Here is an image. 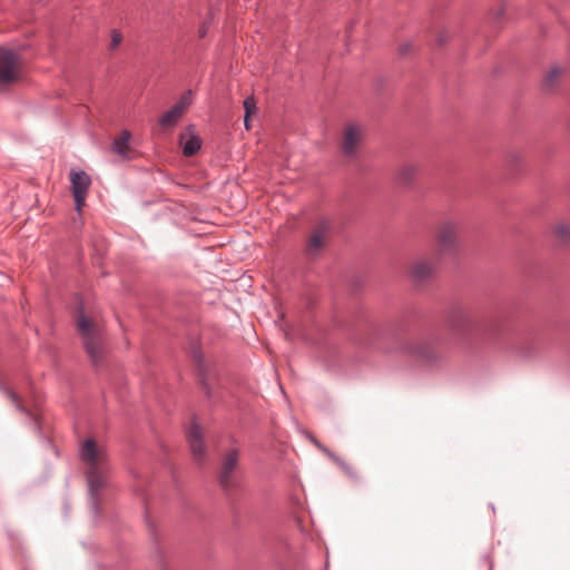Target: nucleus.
Listing matches in <instances>:
<instances>
[{"instance_id": "16", "label": "nucleus", "mask_w": 570, "mask_h": 570, "mask_svg": "<svg viewBox=\"0 0 570 570\" xmlns=\"http://www.w3.org/2000/svg\"><path fill=\"white\" fill-rule=\"evenodd\" d=\"M130 132L128 130L121 131V134L115 139L112 144V151L117 154L121 159H128L131 148L129 145Z\"/></svg>"}, {"instance_id": "17", "label": "nucleus", "mask_w": 570, "mask_h": 570, "mask_svg": "<svg viewBox=\"0 0 570 570\" xmlns=\"http://www.w3.org/2000/svg\"><path fill=\"white\" fill-rule=\"evenodd\" d=\"M552 233L561 245H570V222L559 220L552 225Z\"/></svg>"}, {"instance_id": "15", "label": "nucleus", "mask_w": 570, "mask_h": 570, "mask_svg": "<svg viewBox=\"0 0 570 570\" xmlns=\"http://www.w3.org/2000/svg\"><path fill=\"white\" fill-rule=\"evenodd\" d=\"M313 443L318 448L321 449L322 451H324L332 460L335 464L338 465V468L351 479H354V480H357L358 479V472L357 470L348 462H346L345 460L338 458L337 455H335L334 453L327 451L325 448H323L317 440L315 439H312Z\"/></svg>"}, {"instance_id": "25", "label": "nucleus", "mask_w": 570, "mask_h": 570, "mask_svg": "<svg viewBox=\"0 0 570 570\" xmlns=\"http://www.w3.org/2000/svg\"><path fill=\"white\" fill-rule=\"evenodd\" d=\"M409 49H410V45H405L404 47L401 48L403 53L407 52Z\"/></svg>"}, {"instance_id": "24", "label": "nucleus", "mask_w": 570, "mask_h": 570, "mask_svg": "<svg viewBox=\"0 0 570 570\" xmlns=\"http://www.w3.org/2000/svg\"><path fill=\"white\" fill-rule=\"evenodd\" d=\"M207 33V28L206 26H203L199 30H198V35L200 38H204Z\"/></svg>"}, {"instance_id": "19", "label": "nucleus", "mask_w": 570, "mask_h": 570, "mask_svg": "<svg viewBox=\"0 0 570 570\" xmlns=\"http://www.w3.org/2000/svg\"><path fill=\"white\" fill-rule=\"evenodd\" d=\"M564 70L563 68L559 67V66H553L551 67L544 78H543V85L546 88L548 89H552L553 87L557 86V83L559 82L561 76L563 75Z\"/></svg>"}, {"instance_id": "5", "label": "nucleus", "mask_w": 570, "mask_h": 570, "mask_svg": "<svg viewBox=\"0 0 570 570\" xmlns=\"http://www.w3.org/2000/svg\"><path fill=\"white\" fill-rule=\"evenodd\" d=\"M365 128L358 122H346L342 129L340 148L345 157H355L364 139Z\"/></svg>"}, {"instance_id": "13", "label": "nucleus", "mask_w": 570, "mask_h": 570, "mask_svg": "<svg viewBox=\"0 0 570 570\" xmlns=\"http://www.w3.org/2000/svg\"><path fill=\"white\" fill-rule=\"evenodd\" d=\"M179 142L185 156H194L202 146L199 136L195 132L194 126H188L179 136Z\"/></svg>"}, {"instance_id": "20", "label": "nucleus", "mask_w": 570, "mask_h": 570, "mask_svg": "<svg viewBox=\"0 0 570 570\" xmlns=\"http://www.w3.org/2000/svg\"><path fill=\"white\" fill-rule=\"evenodd\" d=\"M244 109H245L244 125H245L246 129L249 130L250 129L249 119L257 111L256 101H255L254 97L250 96L244 100Z\"/></svg>"}, {"instance_id": "4", "label": "nucleus", "mask_w": 570, "mask_h": 570, "mask_svg": "<svg viewBox=\"0 0 570 570\" xmlns=\"http://www.w3.org/2000/svg\"><path fill=\"white\" fill-rule=\"evenodd\" d=\"M459 232L460 225L454 220L448 219L440 223L435 234L439 257H453L459 253Z\"/></svg>"}, {"instance_id": "2", "label": "nucleus", "mask_w": 570, "mask_h": 570, "mask_svg": "<svg viewBox=\"0 0 570 570\" xmlns=\"http://www.w3.org/2000/svg\"><path fill=\"white\" fill-rule=\"evenodd\" d=\"M77 328L88 356L94 364H98L104 354L100 325L80 309L77 317Z\"/></svg>"}, {"instance_id": "7", "label": "nucleus", "mask_w": 570, "mask_h": 570, "mask_svg": "<svg viewBox=\"0 0 570 570\" xmlns=\"http://www.w3.org/2000/svg\"><path fill=\"white\" fill-rule=\"evenodd\" d=\"M71 191L75 198L76 210L81 213L86 197L91 185L90 176L82 170L70 171Z\"/></svg>"}, {"instance_id": "22", "label": "nucleus", "mask_w": 570, "mask_h": 570, "mask_svg": "<svg viewBox=\"0 0 570 570\" xmlns=\"http://www.w3.org/2000/svg\"><path fill=\"white\" fill-rule=\"evenodd\" d=\"M122 41V35L118 30H111L109 49L116 50Z\"/></svg>"}, {"instance_id": "14", "label": "nucleus", "mask_w": 570, "mask_h": 570, "mask_svg": "<svg viewBox=\"0 0 570 570\" xmlns=\"http://www.w3.org/2000/svg\"><path fill=\"white\" fill-rule=\"evenodd\" d=\"M313 443L318 448L321 449L322 451H324L332 460L335 464L338 465V468L351 479H354V480H357L358 479V472L357 470L348 462H346L345 460L338 458L337 455H335L334 453L327 451L325 448H323L317 440L315 439H312Z\"/></svg>"}, {"instance_id": "18", "label": "nucleus", "mask_w": 570, "mask_h": 570, "mask_svg": "<svg viewBox=\"0 0 570 570\" xmlns=\"http://www.w3.org/2000/svg\"><path fill=\"white\" fill-rule=\"evenodd\" d=\"M419 166L414 163H405L397 169V179L404 184L409 185L413 181L416 173H417Z\"/></svg>"}, {"instance_id": "12", "label": "nucleus", "mask_w": 570, "mask_h": 570, "mask_svg": "<svg viewBox=\"0 0 570 570\" xmlns=\"http://www.w3.org/2000/svg\"><path fill=\"white\" fill-rule=\"evenodd\" d=\"M203 429L193 422L187 431V439L189 442L190 451L195 460L200 461L205 456V445L203 442Z\"/></svg>"}, {"instance_id": "11", "label": "nucleus", "mask_w": 570, "mask_h": 570, "mask_svg": "<svg viewBox=\"0 0 570 570\" xmlns=\"http://www.w3.org/2000/svg\"><path fill=\"white\" fill-rule=\"evenodd\" d=\"M436 272V259L419 258L411 264L410 275L415 282H425Z\"/></svg>"}, {"instance_id": "21", "label": "nucleus", "mask_w": 570, "mask_h": 570, "mask_svg": "<svg viewBox=\"0 0 570 570\" xmlns=\"http://www.w3.org/2000/svg\"><path fill=\"white\" fill-rule=\"evenodd\" d=\"M469 320V312L464 308H456L451 313L450 322L453 327L461 326L462 323Z\"/></svg>"}, {"instance_id": "23", "label": "nucleus", "mask_w": 570, "mask_h": 570, "mask_svg": "<svg viewBox=\"0 0 570 570\" xmlns=\"http://www.w3.org/2000/svg\"><path fill=\"white\" fill-rule=\"evenodd\" d=\"M7 393H8V396L11 399V401L13 403H16L19 409H22V406H21V404H20V402L18 400V396L13 392H11V391H8Z\"/></svg>"}, {"instance_id": "9", "label": "nucleus", "mask_w": 570, "mask_h": 570, "mask_svg": "<svg viewBox=\"0 0 570 570\" xmlns=\"http://www.w3.org/2000/svg\"><path fill=\"white\" fill-rule=\"evenodd\" d=\"M409 352L423 363H435L441 360V353L435 342L428 338H421L412 343Z\"/></svg>"}, {"instance_id": "1", "label": "nucleus", "mask_w": 570, "mask_h": 570, "mask_svg": "<svg viewBox=\"0 0 570 570\" xmlns=\"http://www.w3.org/2000/svg\"><path fill=\"white\" fill-rule=\"evenodd\" d=\"M80 459L85 466L90 504L94 513L98 514L104 492L109 487L108 455L102 445L92 439H87L81 444Z\"/></svg>"}, {"instance_id": "3", "label": "nucleus", "mask_w": 570, "mask_h": 570, "mask_svg": "<svg viewBox=\"0 0 570 570\" xmlns=\"http://www.w3.org/2000/svg\"><path fill=\"white\" fill-rule=\"evenodd\" d=\"M22 73L21 58L14 51L0 47V91L18 83Z\"/></svg>"}, {"instance_id": "8", "label": "nucleus", "mask_w": 570, "mask_h": 570, "mask_svg": "<svg viewBox=\"0 0 570 570\" xmlns=\"http://www.w3.org/2000/svg\"><path fill=\"white\" fill-rule=\"evenodd\" d=\"M193 92L188 90L183 94L178 102L159 118V126L164 129L173 128L184 116L193 101Z\"/></svg>"}, {"instance_id": "10", "label": "nucleus", "mask_w": 570, "mask_h": 570, "mask_svg": "<svg viewBox=\"0 0 570 570\" xmlns=\"http://www.w3.org/2000/svg\"><path fill=\"white\" fill-rule=\"evenodd\" d=\"M238 459L239 453L234 449L229 450L223 459L219 472V483L226 490L233 489L236 485L235 471L238 465Z\"/></svg>"}, {"instance_id": "6", "label": "nucleus", "mask_w": 570, "mask_h": 570, "mask_svg": "<svg viewBox=\"0 0 570 570\" xmlns=\"http://www.w3.org/2000/svg\"><path fill=\"white\" fill-rule=\"evenodd\" d=\"M331 227L326 222H321L312 229L305 246L308 257H317L326 247L330 238Z\"/></svg>"}]
</instances>
